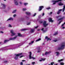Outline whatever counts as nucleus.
I'll use <instances>...</instances> for the list:
<instances>
[{
  "label": "nucleus",
  "instance_id": "obj_1",
  "mask_svg": "<svg viewBox=\"0 0 65 65\" xmlns=\"http://www.w3.org/2000/svg\"><path fill=\"white\" fill-rule=\"evenodd\" d=\"M17 36H16L13 38H10L9 39V40H5L4 41V43H5V42H7V41H9V40H15V39H16V38L17 37Z\"/></svg>",
  "mask_w": 65,
  "mask_h": 65
},
{
  "label": "nucleus",
  "instance_id": "obj_2",
  "mask_svg": "<svg viewBox=\"0 0 65 65\" xmlns=\"http://www.w3.org/2000/svg\"><path fill=\"white\" fill-rule=\"evenodd\" d=\"M65 46V43H62L60 46V47H59L58 48V50H62L64 48Z\"/></svg>",
  "mask_w": 65,
  "mask_h": 65
},
{
  "label": "nucleus",
  "instance_id": "obj_3",
  "mask_svg": "<svg viewBox=\"0 0 65 65\" xmlns=\"http://www.w3.org/2000/svg\"><path fill=\"white\" fill-rule=\"evenodd\" d=\"M29 58L30 59H31V58H32L33 60H35V59H36V58L35 57H32L31 56V55H32V53L31 52H29Z\"/></svg>",
  "mask_w": 65,
  "mask_h": 65
},
{
  "label": "nucleus",
  "instance_id": "obj_4",
  "mask_svg": "<svg viewBox=\"0 0 65 65\" xmlns=\"http://www.w3.org/2000/svg\"><path fill=\"white\" fill-rule=\"evenodd\" d=\"M22 55V53H20L19 54H15V56L14 57V59L15 60H17V59H18V57L19 56H21V55Z\"/></svg>",
  "mask_w": 65,
  "mask_h": 65
},
{
  "label": "nucleus",
  "instance_id": "obj_5",
  "mask_svg": "<svg viewBox=\"0 0 65 65\" xmlns=\"http://www.w3.org/2000/svg\"><path fill=\"white\" fill-rule=\"evenodd\" d=\"M11 33V36H12L15 35V34L14 32V31L13 30H12L10 31Z\"/></svg>",
  "mask_w": 65,
  "mask_h": 65
},
{
  "label": "nucleus",
  "instance_id": "obj_6",
  "mask_svg": "<svg viewBox=\"0 0 65 65\" xmlns=\"http://www.w3.org/2000/svg\"><path fill=\"white\" fill-rule=\"evenodd\" d=\"M48 25V24H46V21H44L43 24V25L44 27H46Z\"/></svg>",
  "mask_w": 65,
  "mask_h": 65
},
{
  "label": "nucleus",
  "instance_id": "obj_7",
  "mask_svg": "<svg viewBox=\"0 0 65 65\" xmlns=\"http://www.w3.org/2000/svg\"><path fill=\"white\" fill-rule=\"evenodd\" d=\"M62 0H57V1H52V2H53V5H54L56 4V2H58L59 1H61Z\"/></svg>",
  "mask_w": 65,
  "mask_h": 65
},
{
  "label": "nucleus",
  "instance_id": "obj_8",
  "mask_svg": "<svg viewBox=\"0 0 65 65\" xmlns=\"http://www.w3.org/2000/svg\"><path fill=\"white\" fill-rule=\"evenodd\" d=\"M18 0H14V3L16 5H18L19 4L18 2Z\"/></svg>",
  "mask_w": 65,
  "mask_h": 65
},
{
  "label": "nucleus",
  "instance_id": "obj_9",
  "mask_svg": "<svg viewBox=\"0 0 65 65\" xmlns=\"http://www.w3.org/2000/svg\"><path fill=\"white\" fill-rule=\"evenodd\" d=\"M39 11H41L42 9V8H43V6H41L39 7Z\"/></svg>",
  "mask_w": 65,
  "mask_h": 65
},
{
  "label": "nucleus",
  "instance_id": "obj_10",
  "mask_svg": "<svg viewBox=\"0 0 65 65\" xmlns=\"http://www.w3.org/2000/svg\"><path fill=\"white\" fill-rule=\"evenodd\" d=\"M50 53H51V51H50L49 52H46L45 53V54H42V56H44L45 55H47V54H50Z\"/></svg>",
  "mask_w": 65,
  "mask_h": 65
},
{
  "label": "nucleus",
  "instance_id": "obj_11",
  "mask_svg": "<svg viewBox=\"0 0 65 65\" xmlns=\"http://www.w3.org/2000/svg\"><path fill=\"white\" fill-rule=\"evenodd\" d=\"M49 21L50 22H53L54 21V20H52V18H49Z\"/></svg>",
  "mask_w": 65,
  "mask_h": 65
},
{
  "label": "nucleus",
  "instance_id": "obj_12",
  "mask_svg": "<svg viewBox=\"0 0 65 65\" xmlns=\"http://www.w3.org/2000/svg\"><path fill=\"white\" fill-rule=\"evenodd\" d=\"M41 30L42 31L43 33H45V32H46V30H44V28H43Z\"/></svg>",
  "mask_w": 65,
  "mask_h": 65
},
{
  "label": "nucleus",
  "instance_id": "obj_13",
  "mask_svg": "<svg viewBox=\"0 0 65 65\" xmlns=\"http://www.w3.org/2000/svg\"><path fill=\"white\" fill-rule=\"evenodd\" d=\"M62 9L59 10L57 12V14H59L61 12V11H62Z\"/></svg>",
  "mask_w": 65,
  "mask_h": 65
},
{
  "label": "nucleus",
  "instance_id": "obj_14",
  "mask_svg": "<svg viewBox=\"0 0 65 65\" xmlns=\"http://www.w3.org/2000/svg\"><path fill=\"white\" fill-rule=\"evenodd\" d=\"M1 5H2V6H3V8H4V9L5 8V6H6L5 5H4V4H2Z\"/></svg>",
  "mask_w": 65,
  "mask_h": 65
},
{
  "label": "nucleus",
  "instance_id": "obj_15",
  "mask_svg": "<svg viewBox=\"0 0 65 65\" xmlns=\"http://www.w3.org/2000/svg\"><path fill=\"white\" fill-rule=\"evenodd\" d=\"M13 20V18H10L8 19V20H7V21H10V20Z\"/></svg>",
  "mask_w": 65,
  "mask_h": 65
},
{
  "label": "nucleus",
  "instance_id": "obj_16",
  "mask_svg": "<svg viewBox=\"0 0 65 65\" xmlns=\"http://www.w3.org/2000/svg\"><path fill=\"white\" fill-rule=\"evenodd\" d=\"M63 5L64 4H63L61 2L59 3H58V5L60 6H61V5Z\"/></svg>",
  "mask_w": 65,
  "mask_h": 65
},
{
  "label": "nucleus",
  "instance_id": "obj_17",
  "mask_svg": "<svg viewBox=\"0 0 65 65\" xmlns=\"http://www.w3.org/2000/svg\"><path fill=\"white\" fill-rule=\"evenodd\" d=\"M55 54H56V56H58L59 55V53L58 52H56L55 53Z\"/></svg>",
  "mask_w": 65,
  "mask_h": 65
},
{
  "label": "nucleus",
  "instance_id": "obj_18",
  "mask_svg": "<svg viewBox=\"0 0 65 65\" xmlns=\"http://www.w3.org/2000/svg\"><path fill=\"white\" fill-rule=\"evenodd\" d=\"M26 13L27 14V15H30V14H31V13H30V12H26Z\"/></svg>",
  "mask_w": 65,
  "mask_h": 65
},
{
  "label": "nucleus",
  "instance_id": "obj_19",
  "mask_svg": "<svg viewBox=\"0 0 65 65\" xmlns=\"http://www.w3.org/2000/svg\"><path fill=\"white\" fill-rule=\"evenodd\" d=\"M34 29H31L30 31L31 33H33L34 32Z\"/></svg>",
  "mask_w": 65,
  "mask_h": 65
},
{
  "label": "nucleus",
  "instance_id": "obj_20",
  "mask_svg": "<svg viewBox=\"0 0 65 65\" xmlns=\"http://www.w3.org/2000/svg\"><path fill=\"white\" fill-rule=\"evenodd\" d=\"M64 17H63L59 19L58 20V21H61V20H63V19H64Z\"/></svg>",
  "mask_w": 65,
  "mask_h": 65
},
{
  "label": "nucleus",
  "instance_id": "obj_21",
  "mask_svg": "<svg viewBox=\"0 0 65 65\" xmlns=\"http://www.w3.org/2000/svg\"><path fill=\"white\" fill-rule=\"evenodd\" d=\"M18 36H20V37H22V35L20 33H18Z\"/></svg>",
  "mask_w": 65,
  "mask_h": 65
},
{
  "label": "nucleus",
  "instance_id": "obj_22",
  "mask_svg": "<svg viewBox=\"0 0 65 65\" xmlns=\"http://www.w3.org/2000/svg\"><path fill=\"white\" fill-rule=\"evenodd\" d=\"M45 60V58H44V59L42 58L41 59L39 60V61H40V62H41L42 61H44V60Z\"/></svg>",
  "mask_w": 65,
  "mask_h": 65
},
{
  "label": "nucleus",
  "instance_id": "obj_23",
  "mask_svg": "<svg viewBox=\"0 0 65 65\" xmlns=\"http://www.w3.org/2000/svg\"><path fill=\"white\" fill-rule=\"evenodd\" d=\"M62 17V16L61 15H60L56 17V18L57 19H58V18H61Z\"/></svg>",
  "mask_w": 65,
  "mask_h": 65
},
{
  "label": "nucleus",
  "instance_id": "obj_24",
  "mask_svg": "<svg viewBox=\"0 0 65 65\" xmlns=\"http://www.w3.org/2000/svg\"><path fill=\"white\" fill-rule=\"evenodd\" d=\"M33 43H34V41H32L31 42V43H29V45H31V44H32Z\"/></svg>",
  "mask_w": 65,
  "mask_h": 65
},
{
  "label": "nucleus",
  "instance_id": "obj_25",
  "mask_svg": "<svg viewBox=\"0 0 65 65\" xmlns=\"http://www.w3.org/2000/svg\"><path fill=\"white\" fill-rule=\"evenodd\" d=\"M27 29H21V31H26V30H27Z\"/></svg>",
  "mask_w": 65,
  "mask_h": 65
},
{
  "label": "nucleus",
  "instance_id": "obj_26",
  "mask_svg": "<svg viewBox=\"0 0 65 65\" xmlns=\"http://www.w3.org/2000/svg\"><path fill=\"white\" fill-rule=\"evenodd\" d=\"M28 3H24V5H25V6H26L28 4Z\"/></svg>",
  "mask_w": 65,
  "mask_h": 65
},
{
  "label": "nucleus",
  "instance_id": "obj_27",
  "mask_svg": "<svg viewBox=\"0 0 65 65\" xmlns=\"http://www.w3.org/2000/svg\"><path fill=\"white\" fill-rule=\"evenodd\" d=\"M41 40V39L39 38V39H38L37 40H36V42H37V41H39L40 40Z\"/></svg>",
  "mask_w": 65,
  "mask_h": 65
},
{
  "label": "nucleus",
  "instance_id": "obj_28",
  "mask_svg": "<svg viewBox=\"0 0 65 65\" xmlns=\"http://www.w3.org/2000/svg\"><path fill=\"white\" fill-rule=\"evenodd\" d=\"M63 60V59H61V60H58V61L59 62H61V61H62Z\"/></svg>",
  "mask_w": 65,
  "mask_h": 65
},
{
  "label": "nucleus",
  "instance_id": "obj_29",
  "mask_svg": "<svg viewBox=\"0 0 65 65\" xmlns=\"http://www.w3.org/2000/svg\"><path fill=\"white\" fill-rule=\"evenodd\" d=\"M16 11H17V10H14L12 12V13H15Z\"/></svg>",
  "mask_w": 65,
  "mask_h": 65
},
{
  "label": "nucleus",
  "instance_id": "obj_30",
  "mask_svg": "<svg viewBox=\"0 0 65 65\" xmlns=\"http://www.w3.org/2000/svg\"><path fill=\"white\" fill-rule=\"evenodd\" d=\"M58 34V32H56L54 34V35H57V34Z\"/></svg>",
  "mask_w": 65,
  "mask_h": 65
},
{
  "label": "nucleus",
  "instance_id": "obj_31",
  "mask_svg": "<svg viewBox=\"0 0 65 65\" xmlns=\"http://www.w3.org/2000/svg\"><path fill=\"white\" fill-rule=\"evenodd\" d=\"M23 10V11H25V10H27V9L26 8H23L22 9Z\"/></svg>",
  "mask_w": 65,
  "mask_h": 65
},
{
  "label": "nucleus",
  "instance_id": "obj_32",
  "mask_svg": "<svg viewBox=\"0 0 65 65\" xmlns=\"http://www.w3.org/2000/svg\"><path fill=\"white\" fill-rule=\"evenodd\" d=\"M51 40V39L49 38H48L47 39V41H48V40Z\"/></svg>",
  "mask_w": 65,
  "mask_h": 65
},
{
  "label": "nucleus",
  "instance_id": "obj_33",
  "mask_svg": "<svg viewBox=\"0 0 65 65\" xmlns=\"http://www.w3.org/2000/svg\"><path fill=\"white\" fill-rule=\"evenodd\" d=\"M60 64L61 65H63L64 64V63L63 62H61L60 63Z\"/></svg>",
  "mask_w": 65,
  "mask_h": 65
},
{
  "label": "nucleus",
  "instance_id": "obj_34",
  "mask_svg": "<svg viewBox=\"0 0 65 65\" xmlns=\"http://www.w3.org/2000/svg\"><path fill=\"white\" fill-rule=\"evenodd\" d=\"M41 52L40 50L39 49L38 51V53H40Z\"/></svg>",
  "mask_w": 65,
  "mask_h": 65
},
{
  "label": "nucleus",
  "instance_id": "obj_35",
  "mask_svg": "<svg viewBox=\"0 0 65 65\" xmlns=\"http://www.w3.org/2000/svg\"><path fill=\"white\" fill-rule=\"evenodd\" d=\"M20 65H23V62H21L20 63Z\"/></svg>",
  "mask_w": 65,
  "mask_h": 65
},
{
  "label": "nucleus",
  "instance_id": "obj_36",
  "mask_svg": "<svg viewBox=\"0 0 65 65\" xmlns=\"http://www.w3.org/2000/svg\"><path fill=\"white\" fill-rule=\"evenodd\" d=\"M46 9H51V8L50 7H48L47 8H46Z\"/></svg>",
  "mask_w": 65,
  "mask_h": 65
},
{
  "label": "nucleus",
  "instance_id": "obj_37",
  "mask_svg": "<svg viewBox=\"0 0 65 65\" xmlns=\"http://www.w3.org/2000/svg\"><path fill=\"white\" fill-rule=\"evenodd\" d=\"M19 3L20 4V5H22V4H23V3H22L21 2H19Z\"/></svg>",
  "mask_w": 65,
  "mask_h": 65
},
{
  "label": "nucleus",
  "instance_id": "obj_38",
  "mask_svg": "<svg viewBox=\"0 0 65 65\" xmlns=\"http://www.w3.org/2000/svg\"><path fill=\"white\" fill-rule=\"evenodd\" d=\"M38 26H37L36 27H34V28H35V29H36L37 28H38Z\"/></svg>",
  "mask_w": 65,
  "mask_h": 65
},
{
  "label": "nucleus",
  "instance_id": "obj_39",
  "mask_svg": "<svg viewBox=\"0 0 65 65\" xmlns=\"http://www.w3.org/2000/svg\"><path fill=\"white\" fill-rule=\"evenodd\" d=\"M36 13H35V14L33 15V17H35V16L36 15Z\"/></svg>",
  "mask_w": 65,
  "mask_h": 65
},
{
  "label": "nucleus",
  "instance_id": "obj_40",
  "mask_svg": "<svg viewBox=\"0 0 65 65\" xmlns=\"http://www.w3.org/2000/svg\"><path fill=\"white\" fill-rule=\"evenodd\" d=\"M9 27H11L12 26H11V25L10 24H9Z\"/></svg>",
  "mask_w": 65,
  "mask_h": 65
},
{
  "label": "nucleus",
  "instance_id": "obj_41",
  "mask_svg": "<svg viewBox=\"0 0 65 65\" xmlns=\"http://www.w3.org/2000/svg\"><path fill=\"white\" fill-rule=\"evenodd\" d=\"M54 64V63L53 62H51V65H53V64Z\"/></svg>",
  "mask_w": 65,
  "mask_h": 65
},
{
  "label": "nucleus",
  "instance_id": "obj_42",
  "mask_svg": "<svg viewBox=\"0 0 65 65\" xmlns=\"http://www.w3.org/2000/svg\"><path fill=\"white\" fill-rule=\"evenodd\" d=\"M16 16H17V15L15 14L13 15V17H16Z\"/></svg>",
  "mask_w": 65,
  "mask_h": 65
},
{
  "label": "nucleus",
  "instance_id": "obj_43",
  "mask_svg": "<svg viewBox=\"0 0 65 65\" xmlns=\"http://www.w3.org/2000/svg\"><path fill=\"white\" fill-rule=\"evenodd\" d=\"M30 22H29L27 23V25H30Z\"/></svg>",
  "mask_w": 65,
  "mask_h": 65
},
{
  "label": "nucleus",
  "instance_id": "obj_44",
  "mask_svg": "<svg viewBox=\"0 0 65 65\" xmlns=\"http://www.w3.org/2000/svg\"><path fill=\"white\" fill-rule=\"evenodd\" d=\"M65 9V8H64V7H63V12H64V10Z\"/></svg>",
  "mask_w": 65,
  "mask_h": 65
},
{
  "label": "nucleus",
  "instance_id": "obj_45",
  "mask_svg": "<svg viewBox=\"0 0 65 65\" xmlns=\"http://www.w3.org/2000/svg\"><path fill=\"white\" fill-rule=\"evenodd\" d=\"M35 62H32V64H35Z\"/></svg>",
  "mask_w": 65,
  "mask_h": 65
},
{
  "label": "nucleus",
  "instance_id": "obj_46",
  "mask_svg": "<svg viewBox=\"0 0 65 65\" xmlns=\"http://www.w3.org/2000/svg\"><path fill=\"white\" fill-rule=\"evenodd\" d=\"M44 15V13H43L42 14V16L43 17V16Z\"/></svg>",
  "mask_w": 65,
  "mask_h": 65
},
{
  "label": "nucleus",
  "instance_id": "obj_47",
  "mask_svg": "<svg viewBox=\"0 0 65 65\" xmlns=\"http://www.w3.org/2000/svg\"><path fill=\"white\" fill-rule=\"evenodd\" d=\"M53 41H54V42H56V41H57V40H53Z\"/></svg>",
  "mask_w": 65,
  "mask_h": 65
},
{
  "label": "nucleus",
  "instance_id": "obj_48",
  "mask_svg": "<svg viewBox=\"0 0 65 65\" xmlns=\"http://www.w3.org/2000/svg\"><path fill=\"white\" fill-rule=\"evenodd\" d=\"M40 23H42V21H40Z\"/></svg>",
  "mask_w": 65,
  "mask_h": 65
},
{
  "label": "nucleus",
  "instance_id": "obj_49",
  "mask_svg": "<svg viewBox=\"0 0 65 65\" xmlns=\"http://www.w3.org/2000/svg\"><path fill=\"white\" fill-rule=\"evenodd\" d=\"M7 61H5L4 63H7Z\"/></svg>",
  "mask_w": 65,
  "mask_h": 65
},
{
  "label": "nucleus",
  "instance_id": "obj_50",
  "mask_svg": "<svg viewBox=\"0 0 65 65\" xmlns=\"http://www.w3.org/2000/svg\"><path fill=\"white\" fill-rule=\"evenodd\" d=\"M22 62H25V61H26V60H22Z\"/></svg>",
  "mask_w": 65,
  "mask_h": 65
},
{
  "label": "nucleus",
  "instance_id": "obj_51",
  "mask_svg": "<svg viewBox=\"0 0 65 65\" xmlns=\"http://www.w3.org/2000/svg\"><path fill=\"white\" fill-rule=\"evenodd\" d=\"M64 24H62V25L61 26H62V27L63 26H64Z\"/></svg>",
  "mask_w": 65,
  "mask_h": 65
},
{
  "label": "nucleus",
  "instance_id": "obj_52",
  "mask_svg": "<svg viewBox=\"0 0 65 65\" xmlns=\"http://www.w3.org/2000/svg\"><path fill=\"white\" fill-rule=\"evenodd\" d=\"M0 33H3V32L2 31H1Z\"/></svg>",
  "mask_w": 65,
  "mask_h": 65
},
{
  "label": "nucleus",
  "instance_id": "obj_53",
  "mask_svg": "<svg viewBox=\"0 0 65 65\" xmlns=\"http://www.w3.org/2000/svg\"><path fill=\"white\" fill-rule=\"evenodd\" d=\"M62 21L59 22V23L58 24H60V23H61V22H62Z\"/></svg>",
  "mask_w": 65,
  "mask_h": 65
},
{
  "label": "nucleus",
  "instance_id": "obj_54",
  "mask_svg": "<svg viewBox=\"0 0 65 65\" xmlns=\"http://www.w3.org/2000/svg\"><path fill=\"white\" fill-rule=\"evenodd\" d=\"M48 38V37H47V36H46V37H45V39H47V38Z\"/></svg>",
  "mask_w": 65,
  "mask_h": 65
},
{
  "label": "nucleus",
  "instance_id": "obj_55",
  "mask_svg": "<svg viewBox=\"0 0 65 65\" xmlns=\"http://www.w3.org/2000/svg\"><path fill=\"white\" fill-rule=\"evenodd\" d=\"M54 65H58V63L55 64Z\"/></svg>",
  "mask_w": 65,
  "mask_h": 65
},
{
  "label": "nucleus",
  "instance_id": "obj_56",
  "mask_svg": "<svg viewBox=\"0 0 65 65\" xmlns=\"http://www.w3.org/2000/svg\"><path fill=\"white\" fill-rule=\"evenodd\" d=\"M14 48H11V49H9V50H14Z\"/></svg>",
  "mask_w": 65,
  "mask_h": 65
},
{
  "label": "nucleus",
  "instance_id": "obj_57",
  "mask_svg": "<svg viewBox=\"0 0 65 65\" xmlns=\"http://www.w3.org/2000/svg\"><path fill=\"white\" fill-rule=\"evenodd\" d=\"M23 44H20V46H21V45H22Z\"/></svg>",
  "mask_w": 65,
  "mask_h": 65
},
{
  "label": "nucleus",
  "instance_id": "obj_58",
  "mask_svg": "<svg viewBox=\"0 0 65 65\" xmlns=\"http://www.w3.org/2000/svg\"><path fill=\"white\" fill-rule=\"evenodd\" d=\"M52 12H50V14H52Z\"/></svg>",
  "mask_w": 65,
  "mask_h": 65
},
{
  "label": "nucleus",
  "instance_id": "obj_59",
  "mask_svg": "<svg viewBox=\"0 0 65 65\" xmlns=\"http://www.w3.org/2000/svg\"><path fill=\"white\" fill-rule=\"evenodd\" d=\"M62 29H64L65 28V27H62Z\"/></svg>",
  "mask_w": 65,
  "mask_h": 65
},
{
  "label": "nucleus",
  "instance_id": "obj_60",
  "mask_svg": "<svg viewBox=\"0 0 65 65\" xmlns=\"http://www.w3.org/2000/svg\"><path fill=\"white\" fill-rule=\"evenodd\" d=\"M2 43V42H0V43L1 44V43Z\"/></svg>",
  "mask_w": 65,
  "mask_h": 65
},
{
  "label": "nucleus",
  "instance_id": "obj_61",
  "mask_svg": "<svg viewBox=\"0 0 65 65\" xmlns=\"http://www.w3.org/2000/svg\"><path fill=\"white\" fill-rule=\"evenodd\" d=\"M42 45H44V43H42Z\"/></svg>",
  "mask_w": 65,
  "mask_h": 65
},
{
  "label": "nucleus",
  "instance_id": "obj_62",
  "mask_svg": "<svg viewBox=\"0 0 65 65\" xmlns=\"http://www.w3.org/2000/svg\"><path fill=\"white\" fill-rule=\"evenodd\" d=\"M40 29H38V31H40Z\"/></svg>",
  "mask_w": 65,
  "mask_h": 65
},
{
  "label": "nucleus",
  "instance_id": "obj_63",
  "mask_svg": "<svg viewBox=\"0 0 65 65\" xmlns=\"http://www.w3.org/2000/svg\"><path fill=\"white\" fill-rule=\"evenodd\" d=\"M22 57H23V56H20V58H22Z\"/></svg>",
  "mask_w": 65,
  "mask_h": 65
},
{
  "label": "nucleus",
  "instance_id": "obj_64",
  "mask_svg": "<svg viewBox=\"0 0 65 65\" xmlns=\"http://www.w3.org/2000/svg\"><path fill=\"white\" fill-rule=\"evenodd\" d=\"M26 65H30L29 64H26Z\"/></svg>",
  "mask_w": 65,
  "mask_h": 65
}]
</instances>
